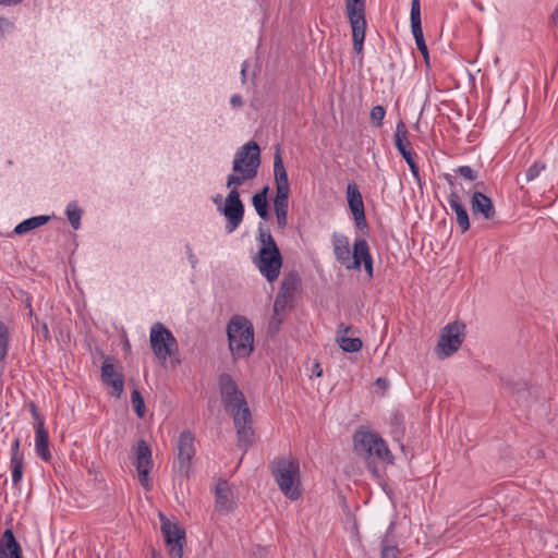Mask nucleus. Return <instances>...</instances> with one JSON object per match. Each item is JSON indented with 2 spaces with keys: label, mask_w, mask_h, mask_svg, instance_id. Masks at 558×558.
<instances>
[{
  "label": "nucleus",
  "mask_w": 558,
  "mask_h": 558,
  "mask_svg": "<svg viewBox=\"0 0 558 558\" xmlns=\"http://www.w3.org/2000/svg\"><path fill=\"white\" fill-rule=\"evenodd\" d=\"M219 386L222 403L226 410L230 411L233 415L239 441L250 444L253 436L252 418L243 393L238 389L235 381L228 374L220 376Z\"/></svg>",
  "instance_id": "1"
},
{
  "label": "nucleus",
  "mask_w": 558,
  "mask_h": 558,
  "mask_svg": "<svg viewBox=\"0 0 558 558\" xmlns=\"http://www.w3.org/2000/svg\"><path fill=\"white\" fill-rule=\"evenodd\" d=\"M260 165L259 146L250 141L236 153L232 163V173L227 178V186H241L247 181L254 180Z\"/></svg>",
  "instance_id": "2"
},
{
  "label": "nucleus",
  "mask_w": 558,
  "mask_h": 558,
  "mask_svg": "<svg viewBox=\"0 0 558 558\" xmlns=\"http://www.w3.org/2000/svg\"><path fill=\"white\" fill-rule=\"evenodd\" d=\"M353 449L355 453L366 461L376 459L386 464L393 463V454L386 441L374 430L361 426L353 435Z\"/></svg>",
  "instance_id": "3"
},
{
  "label": "nucleus",
  "mask_w": 558,
  "mask_h": 558,
  "mask_svg": "<svg viewBox=\"0 0 558 558\" xmlns=\"http://www.w3.org/2000/svg\"><path fill=\"white\" fill-rule=\"evenodd\" d=\"M229 350L234 360L247 359L254 351V328L244 316H233L227 325Z\"/></svg>",
  "instance_id": "4"
},
{
  "label": "nucleus",
  "mask_w": 558,
  "mask_h": 558,
  "mask_svg": "<svg viewBox=\"0 0 558 558\" xmlns=\"http://www.w3.org/2000/svg\"><path fill=\"white\" fill-rule=\"evenodd\" d=\"M272 475L283 495L298 500L302 495L299 461L293 457H279L272 462Z\"/></svg>",
  "instance_id": "5"
},
{
  "label": "nucleus",
  "mask_w": 558,
  "mask_h": 558,
  "mask_svg": "<svg viewBox=\"0 0 558 558\" xmlns=\"http://www.w3.org/2000/svg\"><path fill=\"white\" fill-rule=\"evenodd\" d=\"M259 242L260 247L254 260L255 265L269 282H274L278 279L282 266L281 254L269 232L260 231Z\"/></svg>",
  "instance_id": "6"
},
{
  "label": "nucleus",
  "mask_w": 558,
  "mask_h": 558,
  "mask_svg": "<svg viewBox=\"0 0 558 558\" xmlns=\"http://www.w3.org/2000/svg\"><path fill=\"white\" fill-rule=\"evenodd\" d=\"M274 173L276 182V196L274 198V210L277 223L280 229H284L288 223V207L290 184L288 173L283 166L280 150L278 149L274 157Z\"/></svg>",
  "instance_id": "7"
},
{
  "label": "nucleus",
  "mask_w": 558,
  "mask_h": 558,
  "mask_svg": "<svg viewBox=\"0 0 558 558\" xmlns=\"http://www.w3.org/2000/svg\"><path fill=\"white\" fill-rule=\"evenodd\" d=\"M465 337V325L454 322L446 325L439 335L435 347V354L444 360L454 354L462 345Z\"/></svg>",
  "instance_id": "8"
},
{
  "label": "nucleus",
  "mask_w": 558,
  "mask_h": 558,
  "mask_svg": "<svg viewBox=\"0 0 558 558\" xmlns=\"http://www.w3.org/2000/svg\"><path fill=\"white\" fill-rule=\"evenodd\" d=\"M345 11L352 28L353 49L361 53L366 29L365 0H345Z\"/></svg>",
  "instance_id": "9"
},
{
  "label": "nucleus",
  "mask_w": 558,
  "mask_h": 558,
  "mask_svg": "<svg viewBox=\"0 0 558 558\" xmlns=\"http://www.w3.org/2000/svg\"><path fill=\"white\" fill-rule=\"evenodd\" d=\"M149 342L154 354L162 362L178 351L177 339L172 332L160 323H156L151 326Z\"/></svg>",
  "instance_id": "10"
},
{
  "label": "nucleus",
  "mask_w": 558,
  "mask_h": 558,
  "mask_svg": "<svg viewBox=\"0 0 558 558\" xmlns=\"http://www.w3.org/2000/svg\"><path fill=\"white\" fill-rule=\"evenodd\" d=\"M161 533L171 558H183L185 531L178 523L171 522L163 513H159Z\"/></svg>",
  "instance_id": "11"
},
{
  "label": "nucleus",
  "mask_w": 558,
  "mask_h": 558,
  "mask_svg": "<svg viewBox=\"0 0 558 558\" xmlns=\"http://www.w3.org/2000/svg\"><path fill=\"white\" fill-rule=\"evenodd\" d=\"M177 448V470L184 477H189L195 456L194 436L191 432L184 430L181 433Z\"/></svg>",
  "instance_id": "12"
},
{
  "label": "nucleus",
  "mask_w": 558,
  "mask_h": 558,
  "mask_svg": "<svg viewBox=\"0 0 558 558\" xmlns=\"http://www.w3.org/2000/svg\"><path fill=\"white\" fill-rule=\"evenodd\" d=\"M135 468L138 474L141 485L149 490L153 487L151 478L149 476L153 469L151 450L145 440H140L135 448Z\"/></svg>",
  "instance_id": "13"
},
{
  "label": "nucleus",
  "mask_w": 558,
  "mask_h": 558,
  "mask_svg": "<svg viewBox=\"0 0 558 558\" xmlns=\"http://www.w3.org/2000/svg\"><path fill=\"white\" fill-rule=\"evenodd\" d=\"M230 189V192L226 198L225 206L222 208V213L228 220L227 229L229 232L234 231L239 225L242 222L244 215V207L240 199V193L238 191V186H227Z\"/></svg>",
  "instance_id": "14"
},
{
  "label": "nucleus",
  "mask_w": 558,
  "mask_h": 558,
  "mask_svg": "<svg viewBox=\"0 0 558 558\" xmlns=\"http://www.w3.org/2000/svg\"><path fill=\"white\" fill-rule=\"evenodd\" d=\"M236 507L235 490L227 481L219 480L215 486V509L220 513L232 512Z\"/></svg>",
  "instance_id": "15"
},
{
  "label": "nucleus",
  "mask_w": 558,
  "mask_h": 558,
  "mask_svg": "<svg viewBox=\"0 0 558 558\" xmlns=\"http://www.w3.org/2000/svg\"><path fill=\"white\" fill-rule=\"evenodd\" d=\"M101 379L104 384L111 386L113 395L120 398L124 390V380L122 374L116 371L113 357L106 356L101 365Z\"/></svg>",
  "instance_id": "16"
},
{
  "label": "nucleus",
  "mask_w": 558,
  "mask_h": 558,
  "mask_svg": "<svg viewBox=\"0 0 558 558\" xmlns=\"http://www.w3.org/2000/svg\"><path fill=\"white\" fill-rule=\"evenodd\" d=\"M361 264L369 278L373 277V259L369 253L368 244L365 240H356L353 246V253H351V260L348 269L360 268Z\"/></svg>",
  "instance_id": "17"
},
{
  "label": "nucleus",
  "mask_w": 558,
  "mask_h": 558,
  "mask_svg": "<svg viewBox=\"0 0 558 558\" xmlns=\"http://www.w3.org/2000/svg\"><path fill=\"white\" fill-rule=\"evenodd\" d=\"M347 198L351 213L354 217V221L359 228L366 227L364 203L362 194L354 183L348 184Z\"/></svg>",
  "instance_id": "18"
},
{
  "label": "nucleus",
  "mask_w": 558,
  "mask_h": 558,
  "mask_svg": "<svg viewBox=\"0 0 558 558\" xmlns=\"http://www.w3.org/2000/svg\"><path fill=\"white\" fill-rule=\"evenodd\" d=\"M471 210L474 216L481 215L486 220L493 219L496 215L492 199L478 191L472 194Z\"/></svg>",
  "instance_id": "19"
},
{
  "label": "nucleus",
  "mask_w": 558,
  "mask_h": 558,
  "mask_svg": "<svg viewBox=\"0 0 558 558\" xmlns=\"http://www.w3.org/2000/svg\"><path fill=\"white\" fill-rule=\"evenodd\" d=\"M22 551L11 530H5L0 538V558H21Z\"/></svg>",
  "instance_id": "20"
},
{
  "label": "nucleus",
  "mask_w": 558,
  "mask_h": 558,
  "mask_svg": "<svg viewBox=\"0 0 558 558\" xmlns=\"http://www.w3.org/2000/svg\"><path fill=\"white\" fill-rule=\"evenodd\" d=\"M35 447L37 454L44 460V461H50L51 453L49 450V437L48 432L45 428V423H39L35 425Z\"/></svg>",
  "instance_id": "21"
},
{
  "label": "nucleus",
  "mask_w": 558,
  "mask_h": 558,
  "mask_svg": "<svg viewBox=\"0 0 558 558\" xmlns=\"http://www.w3.org/2000/svg\"><path fill=\"white\" fill-rule=\"evenodd\" d=\"M332 242L337 260L348 268L351 260V250L348 238L342 234H335Z\"/></svg>",
  "instance_id": "22"
},
{
  "label": "nucleus",
  "mask_w": 558,
  "mask_h": 558,
  "mask_svg": "<svg viewBox=\"0 0 558 558\" xmlns=\"http://www.w3.org/2000/svg\"><path fill=\"white\" fill-rule=\"evenodd\" d=\"M350 330L349 326L341 324L337 330V342L344 352L353 353L362 349V340L360 338H349L345 336Z\"/></svg>",
  "instance_id": "23"
},
{
  "label": "nucleus",
  "mask_w": 558,
  "mask_h": 558,
  "mask_svg": "<svg viewBox=\"0 0 558 558\" xmlns=\"http://www.w3.org/2000/svg\"><path fill=\"white\" fill-rule=\"evenodd\" d=\"M395 145L404 159L413 155L411 143L408 138V129L402 121H400L396 128Z\"/></svg>",
  "instance_id": "24"
},
{
  "label": "nucleus",
  "mask_w": 558,
  "mask_h": 558,
  "mask_svg": "<svg viewBox=\"0 0 558 558\" xmlns=\"http://www.w3.org/2000/svg\"><path fill=\"white\" fill-rule=\"evenodd\" d=\"M449 205L456 213L457 222L460 226L462 232H465L470 228L469 215L461 204L460 197L457 193H451L448 198Z\"/></svg>",
  "instance_id": "25"
},
{
  "label": "nucleus",
  "mask_w": 558,
  "mask_h": 558,
  "mask_svg": "<svg viewBox=\"0 0 558 558\" xmlns=\"http://www.w3.org/2000/svg\"><path fill=\"white\" fill-rule=\"evenodd\" d=\"M411 27L415 39V44L424 41V35L421 24L420 0H412L411 3Z\"/></svg>",
  "instance_id": "26"
},
{
  "label": "nucleus",
  "mask_w": 558,
  "mask_h": 558,
  "mask_svg": "<svg viewBox=\"0 0 558 558\" xmlns=\"http://www.w3.org/2000/svg\"><path fill=\"white\" fill-rule=\"evenodd\" d=\"M291 299L286 298L283 295L277 294L275 303H274V315L270 319L269 327L274 330H278L279 326L283 319V315L286 313L287 305Z\"/></svg>",
  "instance_id": "27"
},
{
  "label": "nucleus",
  "mask_w": 558,
  "mask_h": 558,
  "mask_svg": "<svg viewBox=\"0 0 558 558\" xmlns=\"http://www.w3.org/2000/svg\"><path fill=\"white\" fill-rule=\"evenodd\" d=\"M49 220H50V217L45 216V215L28 218V219L22 221L21 223H19L15 227L14 232L19 235H23L36 228H39V227L46 225Z\"/></svg>",
  "instance_id": "28"
},
{
  "label": "nucleus",
  "mask_w": 558,
  "mask_h": 558,
  "mask_svg": "<svg viewBox=\"0 0 558 558\" xmlns=\"http://www.w3.org/2000/svg\"><path fill=\"white\" fill-rule=\"evenodd\" d=\"M299 284H300V278H299L298 274L290 272L284 276L282 283H281L280 291L278 294L283 295L289 299H292L293 293L298 289Z\"/></svg>",
  "instance_id": "29"
},
{
  "label": "nucleus",
  "mask_w": 558,
  "mask_h": 558,
  "mask_svg": "<svg viewBox=\"0 0 558 558\" xmlns=\"http://www.w3.org/2000/svg\"><path fill=\"white\" fill-rule=\"evenodd\" d=\"M267 193H268V187L265 186L260 192L256 193L252 199L253 206H254L256 213L264 220H266L268 218Z\"/></svg>",
  "instance_id": "30"
},
{
  "label": "nucleus",
  "mask_w": 558,
  "mask_h": 558,
  "mask_svg": "<svg viewBox=\"0 0 558 558\" xmlns=\"http://www.w3.org/2000/svg\"><path fill=\"white\" fill-rule=\"evenodd\" d=\"M66 216L73 229H78L81 225L82 210L75 203H70L68 205Z\"/></svg>",
  "instance_id": "31"
},
{
  "label": "nucleus",
  "mask_w": 558,
  "mask_h": 558,
  "mask_svg": "<svg viewBox=\"0 0 558 558\" xmlns=\"http://www.w3.org/2000/svg\"><path fill=\"white\" fill-rule=\"evenodd\" d=\"M402 550L397 546L390 544L387 539L381 543L380 558H400Z\"/></svg>",
  "instance_id": "32"
},
{
  "label": "nucleus",
  "mask_w": 558,
  "mask_h": 558,
  "mask_svg": "<svg viewBox=\"0 0 558 558\" xmlns=\"http://www.w3.org/2000/svg\"><path fill=\"white\" fill-rule=\"evenodd\" d=\"M24 461L23 458L11 459L12 481L16 486L23 476Z\"/></svg>",
  "instance_id": "33"
},
{
  "label": "nucleus",
  "mask_w": 558,
  "mask_h": 558,
  "mask_svg": "<svg viewBox=\"0 0 558 558\" xmlns=\"http://www.w3.org/2000/svg\"><path fill=\"white\" fill-rule=\"evenodd\" d=\"M131 399H132V404H133L138 417H141V418L144 417L146 408H145L144 399L137 389H134L132 391Z\"/></svg>",
  "instance_id": "34"
},
{
  "label": "nucleus",
  "mask_w": 558,
  "mask_h": 558,
  "mask_svg": "<svg viewBox=\"0 0 558 558\" xmlns=\"http://www.w3.org/2000/svg\"><path fill=\"white\" fill-rule=\"evenodd\" d=\"M386 110L383 106H375L371 110V121L375 126H380L385 118Z\"/></svg>",
  "instance_id": "35"
},
{
  "label": "nucleus",
  "mask_w": 558,
  "mask_h": 558,
  "mask_svg": "<svg viewBox=\"0 0 558 558\" xmlns=\"http://www.w3.org/2000/svg\"><path fill=\"white\" fill-rule=\"evenodd\" d=\"M546 169L545 163L543 162H535L533 163L527 170H526V181L531 182L535 180L542 171Z\"/></svg>",
  "instance_id": "36"
},
{
  "label": "nucleus",
  "mask_w": 558,
  "mask_h": 558,
  "mask_svg": "<svg viewBox=\"0 0 558 558\" xmlns=\"http://www.w3.org/2000/svg\"><path fill=\"white\" fill-rule=\"evenodd\" d=\"M457 171L463 179L469 181H474L478 178V172L469 166H461Z\"/></svg>",
  "instance_id": "37"
},
{
  "label": "nucleus",
  "mask_w": 558,
  "mask_h": 558,
  "mask_svg": "<svg viewBox=\"0 0 558 558\" xmlns=\"http://www.w3.org/2000/svg\"><path fill=\"white\" fill-rule=\"evenodd\" d=\"M416 46H417V49L421 51L426 65L428 66L429 65V54H428V49L425 44V40L421 41V43H416Z\"/></svg>",
  "instance_id": "38"
},
{
  "label": "nucleus",
  "mask_w": 558,
  "mask_h": 558,
  "mask_svg": "<svg viewBox=\"0 0 558 558\" xmlns=\"http://www.w3.org/2000/svg\"><path fill=\"white\" fill-rule=\"evenodd\" d=\"M28 407H29V411L36 422V425L39 423H45L44 418L40 416V414L37 410V407L33 402H31Z\"/></svg>",
  "instance_id": "39"
},
{
  "label": "nucleus",
  "mask_w": 558,
  "mask_h": 558,
  "mask_svg": "<svg viewBox=\"0 0 558 558\" xmlns=\"http://www.w3.org/2000/svg\"><path fill=\"white\" fill-rule=\"evenodd\" d=\"M407 163L409 165L411 172L415 178H418V168L416 163L414 162L413 155L405 158Z\"/></svg>",
  "instance_id": "40"
},
{
  "label": "nucleus",
  "mask_w": 558,
  "mask_h": 558,
  "mask_svg": "<svg viewBox=\"0 0 558 558\" xmlns=\"http://www.w3.org/2000/svg\"><path fill=\"white\" fill-rule=\"evenodd\" d=\"M15 458H23L22 454L20 453V440L19 439H15L12 445L11 459H15Z\"/></svg>",
  "instance_id": "41"
},
{
  "label": "nucleus",
  "mask_w": 558,
  "mask_h": 558,
  "mask_svg": "<svg viewBox=\"0 0 558 558\" xmlns=\"http://www.w3.org/2000/svg\"><path fill=\"white\" fill-rule=\"evenodd\" d=\"M40 332L43 335V338L45 340H49L50 339V333H49V329H48V326L46 323H41L40 324Z\"/></svg>",
  "instance_id": "42"
},
{
  "label": "nucleus",
  "mask_w": 558,
  "mask_h": 558,
  "mask_svg": "<svg viewBox=\"0 0 558 558\" xmlns=\"http://www.w3.org/2000/svg\"><path fill=\"white\" fill-rule=\"evenodd\" d=\"M230 101L233 107H241L243 105L242 98L239 95H233Z\"/></svg>",
  "instance_id": "43"
},
{
  "label": "nucleus",
  "mask_w": 558,
  "mask_h": 558,
  "mask_svg": "<svg viewBox=\"0 0 558 558\" xmlns=\"http://www.w3.org/2000/svg\"><path fill=\"white\" fill-rule=\"evenodd\" d=\"M313 375H315L316 377L323 376V369L318 362H315V364L313 366Z\"/></svg>",
  "instance_id": "44"
},
{
  "label": "nucleus",
  "mask_w": 558,
  "mask_h": 558,
  "mask_svg": "<svg viewBox=\"0 0 558 558\" xmlns=\"http://www.w3.org/2000/svg\"><path fill=\"white\" fill-rule=\"evenodd\" d=\"M22 0H0L1 5H14L20 3Z\"/></svg>",
  "instance_id": "45"
},
{
  "label": "nucleus",
  "mask_w": 558,
  "mask_h": 558,
  "mask_svg": "<svg viewBox=\"0 0 558 558\" xmlns=\"http://www.w3.org/2000/svg\"><path fill=\"white\" fill-rule=\"evenodd\" d=\"M376 385L383 389H385L388 386V381L385 378H377Z\"/></svg>",
  "instance_id": "46"
},
{
  "label": "nucleus",
  "mask_w": 558,
  "mask_h": 558,
  "mask_svg": "<svg viewBox=\"0 0 558 558\" xmlns=\"http://www.w3.org/2000/svg\"><path fill=\"white\" fill-rule=\"evenodd\" d=\"M551 23L557 24L558 23V4L556 5L553 14H551Z\"/></svg>",
  "instance_id": "47"
}]
</instances>
